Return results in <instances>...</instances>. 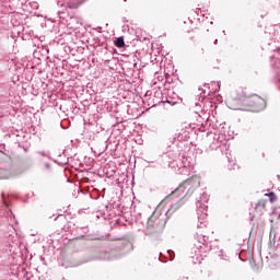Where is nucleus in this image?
<instances>
[{
	"mask_svg": "<svg viewBox=\"0 0 280 280\" xmlns=\"http://www.w3.org/2000/svg\"><path fill=\"white\" fill-rule=\"evenodd\" d=\"M199 244H205V236L201 237V240L199 241Z\"/></svg>",
	"mask_w": 280,
	"mask_h": 280,
	"instance_id": "nucleus-7",
	"label": "nucleus"
},
{
	"mask_svg": "<svg viewBox=\"0 0 280 280\" xmlns=\"http://www.w3.org/2000/svg\"><path fill=\"white\" fill-rule=\"evenodd\" d=\"M114 45L119 48L125 47L126 43L124 42V37L116 38V40L114 42Z\"/></svg>",
	"mask_w": 280,
	"mask_h": 280,
	"instance_id": "nucleus-5",
	"label": "nucleus"
},
{
	"mask_svg": "<svg viewBox=\"0 0 280 280\" xmlns=\"http://www.w3.org/2000/svg\"><path fill=\"white\" fill-rule=\"evenodd\" d=\"M197 215H198V222L199 224L197 225V229H207V208H199L197 210Z\"/></svg>",
	"mask_w": 280,
	"mask_h": 280,
	"instance_id": "nucleus-2",
	"label": "nucleus"
},
{
	"mask_svg": "<svg viewBox=\"0 0 280 280\" xmlns=\"http://www.w3.org/2000/svg\"><path fill=\"white\" fill-rule=\"evenodd\" d=\"M167 253H168V255H170L171 250H170V249H167Z\"/></svg>",
	"mask_w": 280,
	"mask_h": 280,
	"instance_id": "nucleus-8",
	"label": "nucleus"
},
{
	"mask_svg": "<svg viewBox=\"0 0 280 280\" xmlns=\"http://www.w3.org/2000/svg\"><path fill=\"white\" fill-rule=\"evenodd\" d=\"M269 198L270 202H277V195L275 192L265 194Z\"/></svg>",
	"mask_w": 280,
	"mask_h": 280,
	"instance_id": "nucleus-6",
	"label": "nucleus"
},
{
	"mask_svg": "<svg viewBox=\"0 0 280 280\" xmlns=\"http://www.w3.org/2000/svg\"><path fill=\"white\" fill-rule=\"evenodd\" d=\"M184 185L186 187L191 186V187L198 188V187H200V178L198 176H194V177L187 179L186 182H184Z\"/></svg>",
	"mask_w": 280,
	"mask_h": 280,
	"instance_id": "nucleus-3",
	"label": "nucleus"
},
{
	"mask_svg": "<svg viewBox=\"0 0 280 280\" xmlns=\"http://www.w3.org/2000/svg\"><path fill=\"white\" fill-rule=\"evenodd\" d=\"M174 213V210L168 209L165 213L166 218L164 219L163 213H161V210L155 209L153 213L150 215L148 223H147V229L148 231H151V233H159L162 230L165 229V224H167V220H170V217Z\"/></svg>",
	"mask_w": 280,
	"mask_h": 280,
	"instance_id": "nucleus-1",
	"label": "nucleus"
},
{
	"mask_svg": "<svg viewBox=\"0 0 280 280\" xmlns=\"http://www.w3.org/2000/svg\"><path fill=\"white\" fill-rule=\"evenodd\" d=\"M10 178V171L0 168V180Z\"/></svg>",
	"mask_w": 280,
	"mask_h": 280,
	"instance_id": "nucleus-4",
	"label": "nucleus"
}]
</instances>
